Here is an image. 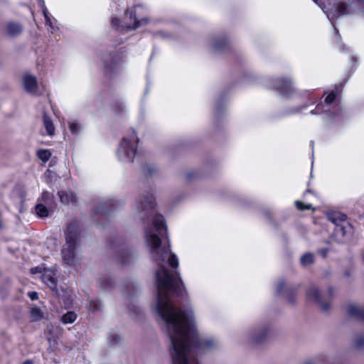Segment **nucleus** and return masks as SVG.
I'll use <instances>...</instances> for the list:
<instances>
[{
	"mask_svg": "<svg viewBox=\"0 0 364 364\" xmlns=\"http://www.w3.org/2000/svg\"><path fill=\"white\" fill-rule=\"evenodd\" d=\"M314 2H317L318 0H313Z\"/></svg>",
	"mask_w": 364,
	"mask_h": 364,
	"instance_id": "obj_59",
	"label": "nucleus"
},
{
	"mask_svg": "<svg viewBox=\"0 0 364 364\" xmlns=\"http://www.w3.org/2000/svg\"><path fill=\"white\" fill-rule=\"evenodd\" d=\"M346 311L348 316L364 321V308L360 309L355 305L350 304Z\"/></svg>",
	"mask_w": 364,
	"mask_h": 364,
	"instance_id": "obj_20",
	"label": "nucleus"
},
{
	"mask_svg": "<svg viewBox=\"0 0 364 364\" xmlns=\"http://www.w3.org/2000/svg\"><path fill=\"white\" fill-rule=\"evenodd\" d=\"M225 111V105L223 97H220L218 100L216 107H215V115L217 118H218L220 115L223 114Z\"/></svg>",
	"mask_w": 364,
	"mask_h": 364,
	"instance_id": "obj_31",
	"label": "nucleus"
},
{
	"mask_svg": "<svg viewBox=\"0 0 364 364\" xmlns=\"http://www.w3.org/2000/svg\"><path fill=\"white\" fill-rule=\"evenodd\" d=\"M357 1H358L359 3L364 6V0H357Z\"/></svg>",
	"mask_w": 364,
	"mask_h": 364,
	"instance_id": "obj_55",
	"label": "nucleus"
},
{
	"mask_svg": "<svg viewBox=\"0 0 364 364\" xmlns=\"http://www.w3.org/2000/svg\"><path fill=\"white\" fill-rule=\"evenodd\" d=\"M38 4H40V6H41V5L45 4L44 3V0H38Z\"/></svg>",
	"mask_w": 364,
	"mask_h": 364,
	"instance_id": "obj_54",
	"label": "nucleus"
},
{
	"mask_svg": "<svg viewBox=\"0 0 364 364\" xmlns=\"http://www.w3.org/2000/svg\"><path fill=\"white\" fill-rule=\"evenodd\" d=\"M306 107H307L306 105H301V106H299V107H296L287 108L284 111V114L289 115V114H294L299 113L300 112H301L302 109H305Z\"/></svg>",
	"mask_w": 364,
	"mask_h": 364,
	"instance_id": "obj_33",
	"label": "nucleus"
},
{
	"mask_svg": "<svg viewBox=\"0 0 364 364\" xmlns=\"http://www.w3.org/2000/svg\"><path fill=\"white\" fill-rule=\"evenodd\" d=\"M295 205L296 208L300 210H311L313 208L311 204L304 205L302 202L299 200L295 202Z\"/></svg>",
	"mask_w": 364,
	"mask_h": 364,
	"instance_id": "obj_45",
	"label": "nucleus"
},
{
	"mask_svg": "<svg viewBox=\"0 0 364 364\" xmlns=\"http://www.w3.org/2000/svg\"><path fill=\"white\" fill-rule=\"evenodd\" d=\"M41 9H42L43 16L46 19V25H48L49 26L52 27L53 23L51 21L50 18L48 16V11L47 8L46 7L45 4H43V5H41Z\"/></svg>",
	"mask_w": 364,
	"mask_h": 364,
	"instance_id": "obj_41",
	"label": "nucleus"
},
{
	"mask_svg": "<svg viewBox=\"0 0 364 364\" xmlns=\"http://www.w3.org/2000/svg\"><path fill=\"white\" fill-rule=\"evenodd\" d=\"M139 139L134 132L129 136H124L117 149L118 159L124 162L131 163L136 154Z\"/></svg>",
	"mask_w": 364,
	"mask_h": 364,
	"instance_id": "obj_3",
	"label": "nucleus"
},
{
	"mask_svg": "<svg viewBox=\"0 0 364 364\" xmlns=\"http://www.w3.org/2000/svg\"><path fill=\"white\" fill-rule=\"evenodd\" d=\"M60 335V330L58 327H50L48 328L46 332L47 341L49 343V347L52 350L57 348L58 341Z\"/></svg>",
	"mask_w": 364,
	"mask_h": 364,
	"instance_id": "obj_17",
	"label": "nucleus"
},
{
	"mask_svg": "<svg viewBox=\"0 0 364 364\" xmlns=\"http://www.w3.org/2000/svg\"><path fill=\"white\" fill-rule=\"evenodd\" d=\"M344 276L346 277H349L350 276V272L349 271H346L344 272Z\"/></svg>",
	"mask_w": 364,
	"mask_h": 364,
	"instance_id": "obj_53",
	"label": "nucleus"
},
{
	"mask_svg": "<svg viewBox=\"0 0 364 364\" xmlns=\"http://www.w3.org/2000/svg\"><path fill=\"white\" fill-rule=\"evenodd\" d=\"M354 347L357 349H362L364 348V335H358L354 341Z\"/></svg>",
	"mask_w": 364,
	"mask_h": 364,
	"instance_id": "obj_37",
	"label": "nucleus"
},
{
	"mask_svg": "<svg viewBox=\"0 0 364 364\" xmlns=\"http://www.w3.org/2000/svg\"><path fill=\"white\" fill-rule=\"evenodd\" d=\"M185 176L188 181H192L199 176V173L197 171H188L186 173Z\"/></svg>",
	"mask_w": 364,
	"mask_h": 364,
	"instance_id": "obj_42",
	"label": "nucleus"
},
{
	"mask_svg": "<svg viewBox=\"0 0 364 364\" xmlns=\"http://www.w3.org/2000/svg\"><path fill=\"white\" fill-rule=\"evenodd\" d=\"M156 203H136L137 217L142 221L152 218L153 229L144 230L151 258L159 266L156 270V298L154 309L161 321V328L169 341L168 354L171 364H199L196 356L220 348L218 339L201 336L197 330L192 307H177L171 296L186 291L180 274L171 273L165 267L178 266L176 256L171 253L167 228L163 215L155 214Z\"/></svg>",
	"mask_w": 364,
	"mask_h": 364,
	"instance_id": "obj_1",
	"label": "nucleus"
},
{
	"mask_svg": "<svg viewBox=\"0 0 364 364\" xmlns=\"http://www.w3.org/2000/svg\"><path fill=\"white\" fill-rule=\"evenodd\" d=\"M141 171L144 176H151L156 172V168L153 164H145L141 166Z\"/></svg>",
	"mask_w": 364,
	"mask_h": 364,
	"instance_id": "obj_26",
	"label": "nucleus"
},
{
	"mask_svg": "<svg viewBox=\"0 0 364 364\" xmlns=\"http://www.w3.org/2000/svg\"><path fill=\"white\" fill-rule=\"evenodd\" d=\"M121 206L119 201L114 199H104L100 200L97 205H95L92 212L95 214L105 215L112 211H114Z\"/></svg>",
	"mask_w": 364,
	"mask_h": 364,
	"instance_id": "obj_9",
	"label": "nucleus"
},
{
	"mask_svg": "<svg viewBox=\"0 0 364 364\" xmlns=\"http://www.w3.org/2000/svg\"><path fill=\"white\" fill-rule=\"evenodd\" d=\"M99 282L104 289H107L112 286V280L110 278L100 279Z\"/></svg>",
	"mask_w": 364,
	"mask_h": 364,
	"instance_id": "obj_39",
	"label": "nucleus"
},
{
	"mask_svg": "<svg viewBox=\"0 0 364 364\" xmlns=\"http://www.w3.org/2000/svg\"><path fill=\"white\" fill-rule=\"evenodd\" d=\"M315 262L314 255L311 252H306L300 257V264L304 267L312 265Z\"/></svg>",
	"mask_w": 364,
	"mask_h": 364,
	"instance_id": "obj_22",
	"label": "nucleus"
},
{
	"mask_svg": "<svg viewBox=\"0 0 364 364\" xmlns=\"http://www.w3.org/2000/svg\"><path fill=\"white\" fill-rule=\"evenodd\" d=\"M299 285L287 284L283 278H280L276 283V294L285 297L288 303L292 306L296 303V294Z\"/></svg>",
	"mask_w": 364,
	"mask_h": 364,
	"instance_id": "obj_5",
	"label": "nucleus"
},
{
	"mask_svg": "<svg viewBox=\"0 0 364 364\" xmlns=\"http://www.w3.org/2000/svg\"><path fill=\"white\" fill-rule=\"evenodd\" d=\"M136 257V253L130 248L122 247L117 251V258L122 264H129Z\"/></svg>",
	"mask_w": 364,
	"mask_h": 364,
	"instance_id": "obj_15",
	"label": "nucleus"
},
{
	"mask_svg": "<svg viewBox=\"0 0 364 364\" xmlns=\"http://www.w3.org/2000/svg\"><path fill=\"white\" fill-rule=\"evenodd\" d=\"M272 333V325L269 322L255 324L246 332V342L251 346H260L267 341Z\"/></svg>",
	"mask_w": 364,
	"mask_h": 364,
	"instance_id": "obj_2",
	"label": "nucleus"
},
{
	"mask_svg": "<svg viewBox=\"0 0 364 364\" xmlns=\"http://www.w3.org/2000/svg\"><path fill=\"white\" fill-rule=\"evenodd\" d=\"M346 218V215L341 213H333L328 215V220L333 223L335 227H337L338 225H343Z\"/></svg>",
	"mask_w": 364,
	"mask_h": 364,
	"instance_id": "obj_21",
	"label": "nucleus"
},
{
	"mask_svg": "<svg viewBox=\"0 0 364 364\" xmlns=\"http://www.w3.org/2000/svg\"><path fill=\"white\" fill-rule=\"evenodd\" d=\"M269 86L285 97H289L294 90L292 87V80L289 78L272 79Z\"/></svg>",
	"mask_w": 364,
	"mask_h": 364,
	"instance_id": "obj_7",
	"label": "nucleus"
},
{
	"mask_svg": "<svg viewBox=\"0 0 364 364\" xmlns=\"http://www.w3.org/2000/svg\"><path fill=\"white\" fill-rule=\"evenodd\" d=\"M77 245L65 243L63 247L61 254L64 262L68 265H73L75 262V249Z\"/></svg>",
	"mask_w": 364,
	"mask_h": 364,
	"instance_id": "obj_16",
	"label": "nucleus"
},
{
	"mask_svg": "<svg viewBox=\"0 0 364 364\" xmlns=\"http://www.w3.org/2000/svg\"><path fill=\"white\" fill-rule=\"evenodd\" d=\"M38 156L41 160L46 162L50 159L51 153L49 150L47 149H40L38 151Z\"/></svg>",
	"mask_w": 364,
	"mask_h": 364,
	"instance_id": "obj_34",
	"label": "nucleus"
},
{
	"mask_svg": "<svg viewBox=\"0 0 364 364\" xmlns=\"http://www.w3.org/2000/svg\"><path fill=\"white\" fill-rule=\"evenodd\" d=\"M212 48L215 53H225L232 50L230 40L225 36H215L211 38Z\"/></svg>",
	"mask_w": 364,
	"mask_h": 364,
	"instance_id": "obj_11",
	"label": "nucleus"
},
{
	"mask_svg": "<svg viewBox=\"0 0 364 364\" xmlns=\"http://www.w3.org/2000/svg\"><path fill=\"white\" fill-rule=\"evenodd\" d=\"M353 11L351 10V4H348L345 2H339L333 6L331 11L327 13V17L331 22L332 26L334 28V32L340 38L338 30L336 27L333 21L335 18H339L343 16L351 15Z\"/></svg>",
	"mask_w": 364,
	"mask_h": 364,
	"instance_id": "obj_6",
	"label": "nucleus"
},
{
	"mask_svg": "<svg viewBox=\"0 0 364 364\" xmlns=\"http://www.w3.org/2000/svg\"><path fill=\"white\" fill-rule=\"evenodd\" d=\"M321 105H320V104L317 105L316 109L311 111V114H318L321 113V112H326V113L330 112V109L328 107L326 109H323V108H322Z\"/></svg>",
	"mask_w": 364,
	"mask_h": 364,
	"instance_id": "obj_44",
	"label": "nucleus"
},
{
	"mask_svg": "<svg viewBox=\"0 0 364 364\" xmlns=\"http://www.w3.org/2000/svg\"><path fill=\"white\" fill-rule=\"evenodd\" d=\"M337 95V90H333L330 94L327 95L325 98L323 102H321L320 105H322V108L325 109L330 106L336 100Z\"/></svg>",
	"mask_w": 364,
	"mask_h": 364,
	"instance_id": "obj_25",
	"label": "nucleus"
},
{
	"mask_svg": "<svg viewBox=\"0 0 364 364\" xmlns=\"http://www.w3.org/2000/svg\"><path fill=\"white\" fill-rule=\"evenodd\" d=\"M6 31L11 37H15L21 33L23 27L21 23L18 22L10 21L6 25Z\"/></svg>",
	"mask_w": 364,
	"mask_h": 364,
	"instance_id": "obj_19",
	"label": "nucleus"
},
{
	"mask_svg": "<svg viewBox=\"0 0 364 364\" xmlns=\"http://www.w3.org/2000/svg\"><path fill=\"white\" fill-rule=\"evenodd\" d=\"M41 200L45 203L46 205H49L53 202V196L51 193H50L48 191H43L41 196Z\"/></svg>",
	"mask_w": 364,
	"mask_h": 364,
	"instance_id": "obj_36",
	"label": "nucleus"
},
{
	"mask_svg": "<svg viewBox=\"0 0 364 364\" xmlns=\"http://www.w3.org/2000/svg\"><path fill=\"white\" fill-rule=\"evenodd\" d=\"M326 244L329 245L331 243V242L329 240H327L325 242Z\"/></svg>",
	"mask_w": 364,
	"mask_h": 364,
	"instance_id": "obj_57",
	"label": "nucleus"
},
{
	"mask_svg": "<svg viewBox=\"0 0 364 364\" xmlns=\"http://www.w3.org/2000/svg\"><path fill=\"white\" fill-rule=\"evenodd\" d=\"M68 127L71 134L75 135H78L82 130L81 124L75 122H68Z\"/></svg>",
	"mask_w": 364,
	"mask_h": 364,
	"instance_id": "obj_30",
	"label": "nucleus"
},
{
	"mask_svg": "<svg viewBox=\"0 0 364 364\" xmlns=\"http://www.w3.org/2000/svg\"><path fill=\"white\" fill-rule=\"evenodd\" d=\"M340 112H341V107H338V106H337V107H336V110H335L334 113H333V114H332V113L331 112V113L329 114V117H335V116H336V115H338V114H339V113H340Z\"/></svg>",
	"mask_w": 364,
	"mask_h": 364,
	"instance_id": "obj_50",
	"label": "nucleus"
},
{
	"mask_svg": "<svg viewBox=\"0 0 364 364\" xmlns=\"http://www.w3.org/2000/svg\"><path fill=\"white\" fill-rule=\"evenodd\" d=\"M35 210L36 215L41 218L47 217L48 215V209L46 205L42 203H38L35 207Z\"/></svg>",
	"mask_w": 364,
	"mask_h": 364,
	"instance_id": "obj_24",
	"label": "nucleus"
},
{
	"mask_svg": "<svg viewBox=\"0 0 364 364\" xmlns=\"http://www.w3.org/2000/svg\"><path fill=\"white\" fill-rule=\"evenodd\" d=\"M77 318V315L74 311H68L61 317V321L65 323H73Z\"/></svg>",
	"mask_w": 364,
	"mask_h": 364,
	"instance_id": "obj_27",
	"label": "nucleus"
},
{
	"mask_svg": "<svg viewBox=\"0 0 364 364\" xmlns=\"http://www.w3.org/2000/svg\"><path fill=\"white\" fill-rule=\"evenodd\" d=\"M352 229L353 228L350 224H347V225H344L343 224L338 225L337 227H335L331 239L337 243L342 244L345 241V237L348 232L351 231Z\"/></svg>",
	"mask_w": 364,
	"mask_h": 364,
	"instance_id": "obj_12",
	"label": "nucleus"
},
{
	"mask_svg": "<svg viewBox=\"0 0 364 364\" xmlns=\"http://www.w3.org/2000/svg\"><path fill=\"white\" fill-rule=\"evenodd\" d=\"M43 123L46 129L47 134L49 136H53L55 134V127L51 119L46 114H43Z\"/></svg>",
	"mask_w": 364,
	"mask_h": 364,
	"instance_id": "obj_23",
	"label": "nucleus"
},
{
	"mask_svg": "<svg viewBox=\"0 0 364 364\" xmlns=\"http://www.w3.org/2000/svg\"><path fill=\"white\" fill-rule=\"evenodd\" d=\"M335 289L330 287L326 294H321L319 289L311 285L306 291V298L308 300L315 302L323 312H328L331 309V301L334 296Z\"/></svg>",
	"mask_w": 364,
	"mask_h": 364,
	"instance_id": "obj_4",
	"label": "nucleus"
},
{
	"mask_svg": "<svg viewBox=\"0 0 364 364\" xmlns=\"http://www.w3.org/2000/svg\"><path fill=\"white\" fill-rule=\"evenodd\" d=\"M127 289L128 291H132V292H130V295H132L138 291V289H139V286L137 283H136L134 282H130L127 285Z\"/></svg>",
	"mask_w": 364,
	"mask_h": 364,
	"instance_id": "obj_40",
	"label": "nucleus"
},
{
	"mask_svg": "<svg viewBox=\"0 0 364 364\" xmlns=\"http://www.w3.org/2000/svg\"><path fill=\"white\" fill-rule=\"evenodd\" d=\"M29 296L32 300L36 299L38 298V294L36 292H31Z\"/></svg>",
	"mask_w": 364,
	"mask_h": 364,
	"instance_id": "obj_52",
	"label": "nucleus"
},
{
	"mask_svg": "<svg viewBox=\"0 0 364 364\" xmlns=\"http://www.w3.org/2000/svg\"><path fill=\"white\" fill-rule=\"evenodd\" d=\"M25 196H26V193H24L23 194L21 195V198H23Z\"/></svg>",
	"mask_w": 364,
	"mask_h": 364,
	"instance_id": "obj_58",
	"label": "nucleus"
},
{
	"mask_svg": "<svg viewBox=\"0 0 364 364\" xmlns=\"http://www.w3.org/2000/svg\"><path fill=\"white\" fill-rule=\"evenodd\" d=\"M329 248H320L318 249L317 253L321 255L323 258H326L328 256Z\"/></svg>",
	"mask_w": 364,
	"mask_h": 364,
	"instance_id": "obj_46",
	"label": "nucleus"
},
{
	"mask_svg": "<svg viewBox=\"0 0 364 364\" xmlns=\"http://www.w3.org/2000/svg\"><path fill=\"white\" fill-rule=\"evenodd\" d=\"M41 272H42V268L40 267H33V268H31L30 269V272L32 274H37V273H41Z\"/></svg>",
	"mask_w": 364,
	"mask_h": 364,
	"instance_id": "obj_47",
	"label": "nucleus"
},
{
	"mask_svg": "<svg viewBox=\"0 0 364 364\" xmlns=\"http://www.w3.org/2000/svg\"><path fill=\"white\" fill-rule=\"evenodd\" d=\"M127 18H129L130 22L126 23V28L127 30H134L141 25L146 24L149 21L148 18H143L140 20H138L136 17L135 11L134 10H127L126 11Z\"/></svg>",
	"mask_w": 364,
	"mask_h": 364,
	"instance_id": "obj_14",
	"label": "nucleus"
},
{
	"mask_svg": "<svg viewBox=\"0 0 364 364\" xmlns=\"http://www.w3.org/2000/svg\"><path fill=\"white\" fill-rule=\"evenodd\" d=\"M111 25H112V27L115 28L116 30H119L120 28H122V30L125 29L126 31H127L126 28V25L125 26L122 25V26H120L119 20L117 18H113L112 19Z\"/></svg>",
	"mask_w": 364,
	"mask_h": 364,
	"instance_id": "obj_43",
	"label": "nucleus"
},
{
	"mask_svg": "<svg viewBox=\"0 0 364 364\" xmlns=\"http://www.w3.org/2000/svg\"><path fill=\"white\" fill-rule=\"evenodd\" d=\"M66 243L69 245H78L80 240V230L78 222L72 221L68 224L66 231L65 232Z\"/></svg>",
	"mask_w": 364,
	"mask_h": 364,
	"instance_id": "obj_10",
	"label": "nucleus"
},
{
	"mask_svg": "<svg viewBox=\"0 0 364 364\" xmlns=\"http://www.w3.org/2000/svg\"><path fill=\"white\" fill-rule=\"evenodd\" d=\"M102 308V302L100 300H92L90 302V311L96 312L100 311Z\"/></svg>",
	"mask_w": 364,
	"mask_h": 364,
	"instance_id": "obj_35",
	"label": "nucleus"
},
{
	"mask_svg": "<svg viewBox=\"0 0 364 364\" xmlns=\"http://www.w3.org/2000/svg\"><path fill=\"white\" fill-rule=\"evenodd\" d=\"M131 310L136 315L139 314L141 312V309L136 306H132Z\"/></svg>",
	"mask_w": 364,
	"mask_h": 364,
	"instance_id": "obj_51",
	"label": "nucleus"
},
{
	"mask_svg": "<svg viewBox=\"0 0 364 364\" xmlns=\"http://www.w3.org/2000/svg\"><path fill=\"white\" fill-rule=\"evenodd\" d=\"M23 86L26 92L34 94L37 91L36 77L31 75H26L23 77Z\"/></svg>",
	"mask_w": 364,
	"mask_h": 364,
	"instance_id": "obj_18",
	"label": "nucleus"
},
{
	"mask_svg": "<svg viewBox=\"0 0 364 364\" xmlns=\"http://www.w3.org/2000/svg\"><path fill=\"white\" fill-rule=\"evenodd\" d=\"M121 341H122V337L119 334H117V333H111L108 336V338H107L108 344L110 346H114L118 344L119 343H120Z\"/></svg>",
	"mask_w": 364,
	"mask_h": 364,
	"instance_id": "obj_32",
	"label": "nucleus"
},
{
	"mask_svg": "<svg viewBox=\"0 0 364 364\" xmlns=\"http://www.w3.org/2000/svg\"><path fill=\"white\" fill-rule=\"evenodd\" d=\"M331 364H348L343 359L341 358H336L333 360Z\"/></svg>",
	"mask_w": 364,
	"mask_h": 364,
	"instance_id": "obj_48",
	"label": "nucleus"
},
{
	"mask_svg": "<svg viewBox=\"0 0 364 364\" xmlns=\"http://www.w3.org/2000/svg\"><path fill=\"white\" fill-rule=\"evenodd\" d=\"M42 281L53 291L55 295L60 298L61 295L57 289V279L55 274L50 270H45L41 276Z\"/></svg>",
	"mask_w": 364,
	"mask_h": 364,
	"instance_id": "obj_13",
	"label": "nucleus"
},
{
	"mask_svg": "<svg viewBox=\"0 0 364 364\" xmlns=\"http://www.w3.org/2000/svg\"><path fill=\"white\" fill-rule=\"evenodd\" d=\"M69 195H70V201H71L72 203H75L77 199L76 195L73 192H70Z\"/></svg>",
	"mask_w": 364,
	"mask_h": 364,
	"instance_id": "obj_49",
	"label": "nucleus"
},
{
	"mask_svg": "<svg viewBox=\"0 0 364 364\" xmlns=\"http://www.w3.org/2000/svg\"><path fill=\"white\" fill-rule=\"evenodd\" d=\"M30 314L33 321H40L43 318V313L40 308L33 307L31 309Z\"/></svg>",
	"mask_w": 364,
	"mask_h": 364,
	"instance_id": "obj_29",
	"label": "nucleus"
},
{
	"mask_svg": "<svg viewBox=\"0 0 364 364\" xmlns=\"http://www.w3.org/2000/svg\"><path fill=\"white\" fill-rule=\"evenodd\" d=\"M60 200L63 204H68L70 202V195L69 193H67L63 191H58V193Z\"/></svg>",
	"mask_w": 364,
	"mask_h": 364,
	"instance_id": "obj_38",
	"label": "nucleus"
},
{
	"mask_svg": "<svg viewBox=\"0 0 364 364\" xmlns=\"http://www.w3.org/2000/svg\"><path fill=\"white\" fill-rule=\"evenodd\" d=\"M328 361V358L326 355H321L309 360L304 364H326Z\"/></svg>",
	"mask_w": 364,
	"mask_h": 364,
	"instance_id": "obj_28",
	"label": "nucleus"
},
{
	"mask_svg": "<svg viewBox=\"0 0 364 364\" xmlns=\"http://www.w3.org/2000/svg\"><path fill=\"white\" fill-rule=\"evenodd\" d=\"M23 364H33L31 361H26Z\"/></svg>",
	"mask_w": 364,
	"mask_h": 364,
	"instance_id": "obj_56",
	"label": "nucleus"
},
{
	"mask_svg": "<svg viewBox=\"0 0 364 364\" xmlns=\"http://www.w3.org/2000/svg\"><path fill=\"white\" fill-rule=\"evenodd\" d=\"M102 60L104 65V72L107 77L112 78L119 71L118 59L111 53H105Z\"/></svg>",
	"mask_w": 364,
	"mask_h": 364,
	"instance_id": "obj_8",
	"label": "nucleus"
}]
</instances>
